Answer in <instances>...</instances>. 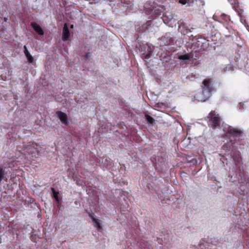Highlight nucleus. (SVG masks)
I'll list each match as a JSON object with an SVG mask.
<instances>
[{"label": "nucleus", "instance_id": "obj_1", "mask_svg": "<svg viewBox=\"0 0 249 249\" xmlns=\"http://www.w3.org/2000/svg\"><path fill=\"white\" fill-rule=\"evenodd\" d=\"M209 120L208 122V125L213 128L219 127L221 124V119L219 115L215 111H211L208 116Z\"/></svg>", "mask_w": 249, "mask_h": 249}, {"label": "nucleus", "instance_id": "obj_2", "mask_svg": "<svg viewBox=\"0 0 249 249\" xmlns=\"http://www.w3.org/2000/svg\"><path fill=\"white\" fill-rule=\"evenodd\" d=\"M212 82L211 79H206L203 81V85L204 87L202 89V93L206 94L208 97H209L211 95L212 92L215 90V88L213 85L211 84Z\"/></svg>", "mask_w": 249, "mask_h": 249}, {"label": "nucleus", "instance_id": "obj_3", "mask_svg": "<svg viewBox=\"0 0 249 249\" xmlns=\"http://www.w3.org/2000/svg\"><path fill=\"white\" fill-rule=\"evenodd\" d=\"M24 150L29 154H33L36 152L38 153L40 146L37 143L34 142H30L27 144H24Z\"/></svg>", "mask_w": 249, "mask_h": 249}, {"label": "nucleus", "instance_id": "obj_4", "mask_svg": "<svg viewBox=\"0 0 249 249\" xmlns=\"http://www.w3.org/2000/svg\"><path fill=\"white\" fill-rule=\"evenodd\" d=\"M227 134L233 137H240L242 135L243 132L237 128L229 126L227 130Z\"/></svg>", "mask_w": 249, "mask_h": 249}, {"label": "nucleus", "instance_id": "obj_5", "mask_svg": "<svg viewBox=\"0 0 249 249\" xmlns=\"http://www.w3.org/2000/svg\"><path fill=\"white\" fill-rule=\"evenodd\" d=\"M70 37V32L67 23H65L63 28L62 40L64 41H67Z\"/></svg>", "mask_w": 249, "mask_h": 249}, {"label": "nucleus", "instance_id": "obj_6", "mask_svg": "<svg viewBox=\"0 0 249 249\" xmlns=\"http://www.w3.org/2000/svg\"><path fill=\"white\" fill-rule=\"evenodd\" d=\"M56 114L57 115V117L61 120L63 124H68V117L66 113L61 111H57L56 112Z\"/></svg>", "mask_w": 249, "mask_h": 249}, {"label": "nucleus", "instance_id": "obj_7", "mask_svg": "<svg viewBox=\"0 0 249 249\" xmlns=\"http://www.w3.org/2000/svg\"><path fill=\"white\" fill-rule=\"evenodd\" d=\"M31 26L34 30L39 35L42 36L44 35V31L41 26L37 24L35 22H33L31 23Z\"/></svg>", "mask_w": 249, "mask_h": 249}, {"label": "nucleus", "instance_id": "obj_8", "mask_svg": "<svg viewBox=\"0 0 249 249\" xmlns=\"http://www.w3.org/2000/svg\"><path fill=\"white\" fill-rule=\"evenodd\" d=\"M231 156L235 162H239L240 161L241 155L239 151H234L232 150L231 152Z\"/></svg>", "mask_w": 249, "mask_h": 249}, {"label": "nucleus", "instance_id": "obj_9", "mask_svg": "<svg viewBox=\"0 0 249 249\" xmlns=\"http://www.w3.org/2000/svg\"><path fill=\"white\" fill-rule=\"evenodd\" d=\"M93 223H94V227H95L97 229V230L99 231H102V221L101 220L98 219H93Z\"/></svg>", "mask_w": 249, "mask_h": 249}, {"label": "nucleus", "instance_id": "obj_10", "mask_svg": "<svg viewBox=\"0 0 249 249\" xmlns=\"http://www.w3.org/2000/svg\"><path fill=\"white\" fill-rule=\"evenodd\" d=\"M152 51H151V49H150L148 50L147 52L143 53L142 54V58L143 60L148 59L149 58H150V57L152 54Z\"/></svg>", "mask_w": 249, "mask_h": 249}, {"label": "nucleus", "instance_id": "obj_11", "mask_svg": "<svg viewBox=\"0 0 249 249\" xmlns=\"http://www.w3.org/2000/svg\"><path fill=\"white\" fill-rule=\"evenodd\" d=\"M230 144H225L223 146V150L226 151H230L231 149V146L234 144V142L232 140H230Z\"/></svg>", "mask_w": 249, "mask_h": 249}, {"label": "nucleus", "instance_id": "obj_12", "mask_svg": "<svg viewBox=\"0 0 249 249\" xmlns=\"http://www.w3.org/2000/svg\"><path fill=\"white\" fill-rule=\"evenodd\" d=\"M145 118L149 124H153L155 122L154 119L147 114H145Z\"/></svg>", "mask_w": 249, "mask_h": 249}, {"label": "nucleus", "instance_id": "obj_13", "mask_svg": "<svg viewBox=\"0 0 249 249\" xmlns=\"http://www.w3.org/2000/svg\"><path fill=\"white\" fill-rule=\"evenodd\" d=\"M178 59L180 60H191L189 54L186 53L183 55H180L178 56Z\"/></svg>", "mask_w": 249, "mask_h": 249}, {"label": "nucleus", "instance_id": "obj_14", "mask_svg": "<svg viewBox=\"0 0 249 249\" xmlns=\"http://www.w3.org/2000/svg\"><path fill=\"white\" fill-rule=\"evenodd\" d=\"M194 0H179V2L182 4H188L190 5L194 3Z\"/></svg>", "mask_w": 249, "mask_h": 249}, {"label": "nucleus", "instance_id": "obj_15", "mask_svg": "<svg viewBox=\"0 0 249 249\" xmlns=\"http://www.w3.org/2000/svg\"><path fill=\"white\" fill-rule=\"evenodd\" d=\"M51 190L53 193V197L57 202H59V197L58 196V193L53 188H51Z\"/></svg>", "mask_w": 249, "mask_h": 249}, {"label": "nucleus", "instance_id": "obj_16", "mask_svg": "<svg viewBox=\"0 0 249 249\" xmlns=\"http://www.w3.org/2000/svg\"><path fill=\"white\" fill-rule=\"evenodd\" d=\"M25 56L27 57V59L28 61L30 63L34 62V58H33V57L31 55V54L30 53L27 54H26Z\"/></svg>", "mask_w": 249, "mask_h": 249}, {"label": "nucleus", "instance_id": "obj_17", "mask_svg": "<svg viewBox=\"0 0 249 249\" xmlns=\"http://www.w3.org/2000/svg\"><path fill=\"white\" fill-rule=\"evenodd\" d=\"M89 216L92 219V221H93V219H97L96 218V215L92 212L89 213Z\"/></svg>", "mask_w": 249, "mask_h": 249}, {"label": "nucleus", "instance_id": "obj_18", "mask_svg": "<svg viewBox=\"0 0 249 249\" xmlns=\"http://www.w3.org/2000/svg\"><path fill=\"white\" fill-rule=\"evenodd\" d=\"M222 16L226 20V21H227L230 20L229 16H227L225 14H223L222 15Z\"/></svg>", "mask_w": 249, "mask_h": 249}, {"label": "nucleus", "instance_id": "obj_19", "mask_svg": "<svg viewBox=\"0 0 249 249\" xmlns=\"http://www.w3.org/2000/svg\"><path fill=\"white\" fill-rule=\"evenodd\" d=\"M24 54L25 55H26V54L29 53H30L28 52V50H27V47L26 46H24Z\"/></svg>", "mask_w": 249, "mask_h": 249}, {"label": "nucleus", "instance_id": "obj_20", "mask_svg": "<svg viewBox=\"0 0 249 249\" xmlns=\"http://www.w3.org/2000/svg\"><path fill=\"white\" fill-rule=\"evenodd\" d=\"M186 25L184 23H181L180 25L179 26V28L180 29L181 28H185Z\"/></svg>", "mask_w": 249, "mask_h": 249}, {"label": "nucleus", "instance_id": "obj_21", "mask_svg": "<svg viewBox=\"0 0 249 249\" xmlns=\"http://www.w3.org/2000/svg\"><path fill=\"white\" fill-rule=\"evenodd\" d=\"M71 28H73V25H71Z\"/></svg>", "mask_w": 249, "mask_h": 249}]
</instances>
